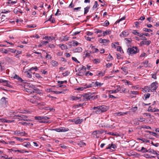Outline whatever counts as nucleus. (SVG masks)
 Masks as SVG:
<instances>
[{
	"instance_id": "obj_1",
	"label": "nucleus",
	"mask_w": 159,
	"mask_h": 159,
	"mask_svg": "<svg viewBox=\"0 0 159 159\" xmlns=\"http://www.w3.org/2000/svg\"><path fill=\"white\" fill-rule=\"evenodd\" d=\"M93 93H88L81 95V97L83 98V100L87 101L88 100H92L97 98V96H92Z\"/></svg>"
},
{
	"instance_id": "obj_2",
	"label": "nucleus",
	"mask_w": 159,
	"mask_h": 159,
	"mask_svg": "<svg viewBox=\"0 0 159 159\" xmlns=\"http://www.w3.org/2000/svg\"><path fill=\"white\" fill-rule=\"evenodd\" d=\"M92 108L94 110H96L94 112V113L96 114H99L105 112L107 110L106 107L104 105L94 107Z\"/></svg>"
},
{
	"instance_id": "obj_3",
	"label": "nucleus",
	"mask_w": 159,
	"mask_h": 159,
	"mask_svg": "<svg viewBox=\"0 0 159 159\" xmlns=\"http://www.w3.org/2000/svg\"><path fill=\"white\" fill-rule=\"evenodd\" d=\"M139 51L137 47H135L131 48H129L128 49L127 52L129 54H135L138 52Z\"/></svg>"
},
{
	"instance_id": "obj_4",
	"label": "nucleus",
	"mask_w": 159,
	"mask_h": 159,
	"mask_svg": "<svg viewBox=\"0 0 159 159\" xmlns=\"http://www.w3.org/2000/svg\"><path fill=\"white\" fill-rule=\"evenodd\" d=\"M158 84L156 81L152 83L150 85L151 92L156 90L158 87Z\"/></svg>"
},
{
	"instance_id": "obj_5",
	"label": "nucleus",
	"mask_w": 159,
	"mask_h": 159,
	"mask_svg": "<svg viewBox=\"0 0 159 159\" xmlns=\"http://www.w3.org/2000/svg\"><path fill=\"white\" fill-rule=\"evenodd\" d=\"M14 134L17 136L21 135L22 136H24L26 134V133L25 131H23L22 132H20V131L17 130L15 131Z\"/></svg>"
},
{
	"instance_id": "obj_6",
	"label": "nucleus",
	"mask_w": 159,
	"mask_h": 159,
	"mask_svg": "<svg viewBox=\"0 0 159 159\" xmlns=\"http://www.w3.org/2000/svg\"><path fill=\"white\" fill-rule=\"evenodd\" d=\"M92 86V84H90L89 85H87V84H86L84 87H79L77 88V90H81L82 91L84 89H85L86 88H91Z\"/></svg>"
},
{
	"instance_id": "obj_7",
	"label": "nucleus",
	"mask_w": 159,
	"mask_h": 159,
	"mask_svg": "<svg viewBox=\"0 0 159 159\" xmlns=\"http://www.w3.org/2000/svg\"><path fill=\"white\" fill-rule=\"evenodd\" d=\"M13 78L15 79H17L20 82L24 83L25 81L22 80V78L20 77L19 76L15 74L14 76L13 77Z\"/></svg>"
},
{
	"instance_id": "obj_8",
	"label": "nucleus",
	"mask_w": 159,
	"mask_h": 159,
	"mask_svg": "<svg viewBox=\"0 0 159 159\" xmlns=\"http://www.w3.org/2000/svg\"><path fill=\"white\" fill-rule=\"evenodd\" d=\"M129 34V33L128 31H123L122 33L120 34V36L121 37H126Z\"/></svg>"
},
{
	"instance_id": "obj_9",
	"label": "nucleus",
	"mask_w": 159,
	"mask_h": 159,
	"mask_svg": "<svg viewBox=\"0 0 159 159\" xmlns=\"http://www.w3.org/2000/svg\"><path fill=\"white\" fill-rule=\"evenodd\" d=\"M32 88L33 89V93H36L39 94L40 93V90L37 88H36L34 86H32Z\"/></svg>"
},
{
	"instance_id": "obj_10",
	"label": "nucleus",
	"mask_w": 159,
	"mask_h": 159,
	"mask_svg": "<svg viewBox=\"0 0 159 159\" xmlns=\"http://www.w3.org/2000/svg\"><path fill=\"white\" fill-rule=\"evenodd\" d=\"M99 42L100 43H105L107 44L109 42V40L106 39H102L101 38L99 39Z\"/></svg>"
},
{
	"instance_id": "obj_11",
	"label": "nucleus",
	"mask_w": 159,
	"mask_h": 159,
	"mask_svg": "<svg viewBox=\"0 0 159 159\" xmlns=\"http://www.w3.org/2000/svg\"><path fill=\"white\" fill-rule=\"evenodd\" d=\"M85 53V56L84 57L85 58L86 57H89L90 56V54L92 53V52L91 51L89 50L85 51L84 53Z\"/></svg>"
},
{
	"instance_id": "obj_12",
	"label": "nucleus",
	"mask_w": 159,
	"mask_h": 159,
	"mask_svg": "<svg viewBox=\"0 0 159 159\" xmlns=\"http://www.w3.org/2000/svg\"><path fill=\"white\" fill-rule=\"evenodd\" d=\"M86 67L84 66H82V67L81 68L80 71L79 72V75L81 76H83L84 75V74L82 72H81V71H83L84 72H85V71H86Z\"/></svg>"
},
{
	"instance_id": "obj_13",
	"label": "nucleus",
	"mask_w": 159,
	"mask_h": 159,
	"mask_svg": "<svg viewBox=\"0 0 159 159\" xmlns=\"http://www.w3.org/2000/svg\"><path fill=\"white\" fill-rule=\"evenodd\" d=\"M81 95H79V96L76 97L74 96H72L71 97V99L72 100H79L81 98Z\"/></svg>"
},
{
	"instance_id": "obj_14",
	"label": "nucleus",
	"mask_w": 159,
	"mask_h": 159,
	"mask_svg": "<svg viewBox=\"0 0 159 159\" xmlns=\"http://www.w3.org/2000/svg\"><path fill=\"white\" fill-rule=\"evenodd\" d=\"M143 90L145 92H149L150 91H151V89L150 86H146L144 87V88H143Z\"/></svg>"
},
{
	"instance_id": "obj_15",
	"label": "nucleus",
	"mask_w": 159,
	"mask_h": 159,
	"mask_svg": "<svg viewBox=\"0 0 159 159\" xmlns=\"http://www.w3.org/2000/svg\"><path fill=\"white\" fill-rule=\"evenodd\" d=\"M72 121L74 122L76 124H80L82 122L81 120L77 118L73 120Z\"/></svg>"
},
{
	"instance_id": "obj_16",
	"label": "nucleus",
	"mask_w": 159,
	"mask_h": 159,
	"mask_svg": "<svg viewBox=\"0 0 159 159\" xmlns=\"http://www.w3.org/2000/svg\"><path fill=\"white\" fill-rule=\"evenodd\" d=\"M32 86H30V88H26L25 89L26 91L28 93H33V89L31 88Z\"/></svg>"
},
{
	"instance_id": "obj_17",
	"label": "nucleus",
	"mask_w": 159,
	"mask_h": 159,
	"mask_svg": "<svg viewBox=\"0 0 159 159\" xmlns=\"http://www.w3.org/2000/svg\"><path fill=\"white\" fill-rule=\"evenodd\" d=\"M12 151L16 152H19L21 153H23L25 152H29V151H26L24 149L21 150H12Z\"/></svg>"
},
{
	"instance_id": "obj_18",
	"label": "nucleus",
	"mask_w": 159,
	"mask_h": 159,
	"mask_svg": "<svg viewBox=\"0 0 159 159\" xmlns=\"http://www.w3.org/2000/svg\"><path fill=\"white\" fill-rule=\"evenodd\" d=\"M111 33V30H107L103 32L102 35L104 36L108 34H110Z\"/></svg>"
},
{
	"instance_id": "obj_19",
	"label": "nucleus",
	"mask_w": 159,
	"mask_h": 159,
	"mask_svg": "<svg viewBox=\"0 0 159 159\" xmlns=\"http://www.w3.org/2000/svg\"><path fill=\"white\" fill-rule=\"evenodd\" d=\"M3 81L4 82H3L2 83L4 84V85H5L7 86L8 87L10 86L11 85L10 84V82H9V81L3 80Z\"/></svg>"
},
{
	"instance_id": "obj_20",
	"label": "nucleus",
	"mask_w": 159,
	"mask_h": 159,
	"mask_svg": "<svg viewBox=\"0 0 159 159\" xmlns=\"http://www.w3.org/2000/svg\"><path fill=\"white\" fill-rule=\"evenodd\" d=\"M44 39L46 40H48L49 41H52L53 40H54L55 39L54 37H51V36H46L44 37Z\"/></svg>"
},
{
	"instance_id": "obj_21",
	"label": "nucleus",
	"mask_w": 159,
	"mask_h": 159,
	"mask_svg": "<svg viewBox=\"0 0 159 159\" xmlns=\"http://www.w3.org/2000/svg\"><path fill=\"white\" fill-rule=\"evenodd\" d=\"M61 132H65L69 130L68 128H66L64 127H60Z\"/></svg>"
},
{
	"instance_id": "obj_22",
	"label": "nucleus",
	"mask_w": 159,
	"mask_h": 159,
	"mask_svg": "<svg viewBox=\"0 0 159 159\" xmlns=\"http://www.w3.org/2000/svg\"><path fill=\"white\" fill-rule=\"evenodd\" d=\"M22 145L27 148H30L31 147V145L30 142L27 143L26 144L25 143H24Z\"/></svg>"
},
{
	"instance_id": "obj_23",
	"label": "nucleus",
	"mask_w": 159,
	"mask_h": 159,
	"mask_svg": "<svg viewBox=\"0 0 159 159\" xmlns=\"http://www.w3.org/2000/svg\"><path fill=\"white\" fill-rule=\"evenodd\" d=\"M82 51V49L80 47H78V48H76L75 49H74V51L76 52H81Z\"/></svg>"
},
{
	"instance_id": "obj_24",
	"label": "nucleus",
	"mask_w": 159,
	"mask_h": 159,
	"mask_svg": "<svg viewBox=\"0 0 159 159\" xmlns=\"http://www.w3.org/2000/svg\"><path fill=\"white\" fill-rule=\"evenodd\" d=\"M51 64L54 67L57 66L58 65V63L57 61H51Z\"/></svg>"
},
{
	"instance_id": "obj_25",
	"label": "nucleus",
	"mask_w": 159,
	"mask_h": 159,
	"mask_svg": "<svg viewBox=\"0 0 159 159\" xmlns=\"http://www.w3.org/2000/svg\"><path fill=\"white\" fill-rule=\"evenodd\" d=\"M90 6H87L84 8V14H86L89 11L90 9Z\"/></svg>"
},
{
	"instance_id": "obj_26",
	"label": "nucleus",
	"mask_w": 159,
	"mask_h": 159,
	"mask_svg": "<svg viewBox=\"0 0 159 159\" xmlns=\"http://www.w3.org/2000/svg\"><path fill=\"white\" fill-rule=\"evenodd\" d=\"M139 139L142 141L143 143H148L150 142V140H148L147 139H146L144 138H142L141 139Z\"/></svg>"
},
{
	"instance_id": "obj_27",
	"label": "nucleus",
	"mask_w": 159,
	"mask_h": 159,
	"mask_svg": "<svg viewBox=\"0 0 159 159\" xmlns=\"http://www.w3.org/2000/svg\"><path fill=\"white\" fill-rule=\"evenodd\" d=\"M100 134V130H97L94 131L93 133V135H95L96 137L97 138H98V137L97 135V134Z\"/></svg>"
},
{
	"instance_id": "obj_28",
	"label": "nucleus",
	"mask_w": 159,
	"mask_h": 159,
	"mask_svg": "<svg viewBox=\"0 0 159 159\" xmlns=\"http://www.w3.org/2000/svg\"><path fill=\"white\" fill-rule=\"evenodd\" d=\"M30 72L29 71L25 72V73L26 74V75L27 77L29 78H31L32 77V75L30 73Z\"/></svg>"
},
{
	"instance_id": "obj_29",
	"label": "nucleus",
	"mask_w": 159,
	"mask_h": 159,
	"mask_svg": "<svg viewBox=\"0 0 159 159\" xmlns=\"http://www.w3.org/2000/svg\"><path fill=\"white\" fill-rule=\"evenodd\" d=\"M14 119H17L19 121L23 120L24 121H30V120L29 119H23V118H15Z\"/></svg>"
},
{
	"instance_id": "obj_30",
	"label": "nucleus",
	"mask_w": 159,
	"mask_h": 159,
	"mask_svg": "<svg viewBox=\"0 0 159 159\" xmlns=\"http://www.w3.org/2000/svg\"><path fill=\"white\" fill-rule=\"evenodd\" d=\"M117 51H119L121 53H124V52L121 47L120 46H117Z\"/></svg>"
},
{
	"instance_id": "obj_31",
	"label": "nucleus",
	"mask_w": 159,
	"mask_h": 159,
	"mask_svg": "<svg viewBox=\"0 0 159 159\" xmlns=\"http://www.w3.org/2000/svg\"><path fill=\"white\" fill-rule=\"evenodd\" d=\"M79 44L77 41L74 40L72 42L71 45L72 46L75 47L77 46Z\"/></svg>"
},
{
	"instance_id": "obj_32",
	"label": "nucleus",
	"mask_w": 159,
	"mask_h": 159,
	"mask_svg": "<svg viewBox=\"0 0 159 159\" xmlns=\"http://www.w3.org/2000/svg\"><path fill=\"white\" fill-rule=\"evenodd\" d=\"M146 151L147 152H149L152 153L154 154H155L156 153V151H154V150L149 149L148 150H146Z\"/></svg>"
},
{
	"instance_id": "obj_33",
	"label": "nucleus",
	"mask_w": 159,
	"mask_h": 159,
	"mask_svg": "<svg viewBox=\"0 0 159 159\" xmlns=\"http://www.w3.org/2000/svg\"><path fill=\"white\" fill-rule=\"evenodd\" d=\"M127 112H117L116 113V115L117 116H124L125 115L127 114Z\"/></svg>"
},
{
	"instance_id": "obj_34",
	"label": "nucleus",
	"mask_w": 159,
	"mask_h": 159,
	"mask_svg": "<svg viewBox=\"0 0 159 159\" xmlns=\"http://www.w3.org/2000/svg\"><path fill=\"white\" fill-rule=\"evenodd\" d=\"M14 138L16 139L17 140L21 142H23L26 139H23L17 137H15Z\"/></svg>"
},
{
	"instance_id": "obj_35",
	"label": "nucleus",
	"mask_w": 159,
	"mask_h": 159,
	"mask_svg": "<svg viewBox=\"0 0 159 159\" xmlns=\"http://www.w3.org/2000/svg\"><path fill=\"white\" fill-rule=\"evenodd\" d=\"M148 111H151L152 112H155V108H154L153 109H152L151 107H149L148 109Z\"/></svg>"
},
{
	"instance_id": "obj_36",
	"label": "nucleus",
	"mask_w": 159,
	"mask_h": 159,
	"mask_svg": "<svg viewBox=\"0 0 159 159\" xmlns=\"http://www.w3.org/2000/svg\"><path fill=\"white\" fill-rule=\"evenodd\" d=\"M94 64H98L100 62V60L99 59H94L93 60Z\"/></svg>"
},
{
	"instance_id": "obj_37",
	"label": "nucleus",
	"mask_w": 159,
	"mask_h": 159,
	"mask_svg": "<svg viewBox=\"0 0 159 159\" xmlns=\"http://www.w3.org/2000/svg\"><path fill=\"white\" fill-rule=\"evenodd\" d=\"M92 48L93 49L92 51L93 53L99 52V50L97 48H95L94 46H92Z\"/></svg>"
},
{
	"instance_id": "obj_38",
	"label": "nucleus",
	"mask_w": 159,
	"mask_h": 159,
	"mask_svg": "<svg viewBox=\"0 0 159 159\" xmlns=\"http://www.w3.org/2000/svg\"><path fill=\"white\" fill-rule=\"evenodd\" d=\"M0 51L2 53L6 54L8 52L7 50L3 48H1Z\"/></svg>"
},
{
	"instance_id": "obj_39",
	"label": "nucleus",
	"mask_w": 159,
	"mask_h": 159,
	"mask_svg": "<svg viewBox=\"0 0 159 159\" xmlns=\"http://www.w3.org/2000/svg\"><path fill=\"white\" fill-rule=\"evenodd\" d=\"M102 84L103 83H101L100 82H99L97 81L95 83V86L100 87Z\"/></svg>"
},
{
	"instance_id": "obj_40",
	"label": "nucleus",
	"mask_w": 159,
	"mask_h": 159,
	"mask_svg": "<svg viewBox=\"0 0 159 159\" xmlns=\"http://www.w3.org/2000/svg\"><path fill=\"white\" fill-rule=\"evenodd\" d=\"M33 70H34L35 71H36L38 70V69L37 67L36 66H35V67H32L29 70V71H30V72H31V71Z\"/></svg>"
},
{
	"instance_id": "obj_41",
	"label": "nucleus",
	"mask_w": 159,
	"mask_h": 159,
	"mask_svg": "<svg viewBox=\"0 0 159 159\" xmlns=\"http://www.w3.org/2000/svg\"><path fill=\"white\" fill-rule=\"evenodd\" d=\"M121 69L126 74L128 73L127 68L124 66L121 68Z\"/></svg>"
},
{
	"instance_id": "obj_42",
	"label": "nucleus",
	"mask_w": 159,
	"mask_h": 159,
	"mask_svg": "<svg viewBox=\"0 0 159 159\" xmlns=\"http://www.w3.org/2000/svg\"><path fill=\"white\" fill-rule=\"evenodd\" d=\"M61 45L62 46L61 48L62 50H66L68 48L67 47L66 45H65L64 44H62V45Z\"/></svg>"
},
{
	"instance_id": "obj_43",
	"label": "nucleus",
	"mask_w": 159,
	"mask_h": 159,
	"mask_svg": "<svg viewBox=\"0 0 159 159\" xmlns=\"http://www.w3.org/2000/svg\"><path fill=\"white\" fill-rule=\"evenodd\" d=\"M81 8V7H77L73 9V11H80Z\"/></svg>"
},
{
	"instance_id": "obj_44",
	"label": "nucleus",
	"mask_w": 159,
	"mask_h": 159,
	"mask_svg": "<svg viewBox=\"0 0 159 159\" xmlns=\"http://www.w3.org/2000/svg\"><path fill=\"white\" fill-rule=\"evenodd\" d=\"M143 31L146 32H150L152 31V30L150 29H148L146 28H143Z\"/></svg>"
},
{
	"instance_id": "obj_45",
	"label": "nucleus",
	"mask_w": 159,
	"mask_h": 159,
	"mask_svg": "<svg viewBox=\"0 0 159 159\" xmlns=\"http://www.w3.org/2000/svg\"><path fill=\"white\" fill-rule=\"evenodd\" d=\"M42 117L40 116H36L35 117V119L36 120H39V122L40 121H42Z\"/></svg>"
},
{
	"instance_id": "obj_46",
	"label": "nucleus",
	"mask_w": 159,
	"mask_h": 159,
	"mask_svg": "<svg viewBox=\"0 0 159 159\" xmlns=\"http://www.w3.org/2000/svg\"><path fill=\"white\" fill-rule=\"evenodd\" d=\"M57 83L59 84H63L64 83L66 84L67 83V81L66 80H65L64 81H58L57 82Z\"/></svg>"
},
{
	"instance_id": "obj_47",
	"label": "nucleus",
	"mask_w": 159,
	"mask_h": 159,
	"mask_svg": "<svg viewBox=\"0 0 159 159\" xmlns=\"http://www.w3.org/2000/svg\"><path fill=\"white\" fill-rule=\"evenodd\" d=\"M148 132L150 133H152V135L153 136L156 137L157 138H159V136L157 134L153 132H152L150 131H148Z\"/></svg>"
},
{
	"instance_id": "obj_48",
	"label": "nucleus",
	"mask_w": 159,
	"mask_h": 159,
	"mask_svg": "<svg viewBox=\"0 0 159 159\" xmlns=\"http://www.w3.org/2000/svg\"><path fill=\"white\" fill-rule=\"evenodd\" d=\"M150 96V94L149 93H147V94H145L144 95L145 99H146L148 98H149Z\"/></svg>"
},
{
	"instance_id": "obj_49",
	"label": "nucleus",
	"mask_w": 159,
	"mask_h": 159,
	"mask_svg": "<svg viewBox=\"0 0 159 159\" xmlns=\"http://www.w3.org/2000/svg\"><path fill=\"white\" fill-rule=\"evenodd\" d=\"M49 41H42L41 42V44L42 45H46V44L49 43Z\"/></svg>"
},
{
	"instance_id": "obj_50",
	"label": "nucleus",
	"mask_w": 159,
	"mask_h": 159,
	"mask_svg": "<svg viewBox=\"0 0 159 159\" xmlns=\"http://www.w3.org/2000/svg\"><path fill=\"white\" fill-rule=\"evenodd\" d=\"M17 1H11V0H8V2H7V3L8 4H14L16 3Z\"/></svg>"
},
{
	"instance_id": "obj_51",
	"label": "nucleus",
	"mask_w": 159,
	"mask_h": 159,
	"mask_svg": "<svg viewBox=\"0 0 159 159\" xmlns=\"http://www.w3.org/2000/svg\"><path fill=\"white\" fill-rule=\"evenodd\" d=\"M146 150H147L146 148H145L143 147H142L141 150L139 151L140 152H147L146 151Z\"/></svg>"
},
{
	"instance_id": "obj_52",
	"label": "nucleus",
	"mask_w": 159,
	"mask_h": 159,
	"mask_svg": "<svg viewBox=\"0 0 159 159\" xmlns=\"http://www.w3.org/2000/svg\"><path fill=\"white\" fill-rule=\"evenodd\" d=\"M69 37L67 36H66L63 38L62 39V41H68L69 40Z\"/></svg>"
},
{
	"instance_id": "obj_53",
	"label": "nucleus",
	"mask_w": 159,
	"mask_h": 159,
	"mask_svg": "<svg viewBox=\"0 0 159 159\" xmlns=\"http://www.w3.org/2000/svg\"><path fill=\"white\" fill-rule=\"evenodd\" d=\"M103 24H104V25H103V26H107L109 25V23L108 20H106L105 21V22H104Z\"/></svg>"
},
{
	"instance_id": "obj_54",
	"label": "nucleus",
	"mask_w": 159,
	"mask_h": 159,
	"mask_svg": "<svg viewBox=\"0 0 159 159\" xmlns=\"http://www.w3.org/2000/svg\"><path fill=\"white\" fill-rule=\"evenodd\" d=\"M102 32V30H99L98 29H96L95 30V33L98 34V33H101Z\"/></svg>"
},
{
	"instance_id": "obj_55",
	"label": "nucleus",
	"mask_w": 159,
	"mask_h": 159,
	"mask_svg": "<svg viewBox=\"0 0 159 159\" xmlns=\"http://www.w3.org/2000/svg\"><path fill=\"white\" fill-rule=\"evenodd\" d=\"M19 124H21L23 125H25V126H27V123L26 122H19Z\"/></svg>"
},
{
	"instance_id": "obj_56",
	"label": "nucleus",
	"mask_w": 159,
	"mask_h": 159,
	"mask_svg": "<svg viewBox=\"0 0 159 159\" xmlns=\"http://www.w3.org/2000/svg\"><path fill=\"white\" fill-rule=\"evenodd\" d=\"M10 12V11L9 10H7L5 9L2 10V11L1 12L2 13H9Z\"/></svg>"
},
{
	"instance_id": "obj_57",
	"label": "nucleus",
	"mask_w": 159,
	"mask_h": 159,
	"mask_svg": "<svg viewBox=\"0 0 159 159\" xmlns=\"http://www.w3.org/2000/svg\"><path fill=\"white\" fill-rule=\"evenodd\" d=\"M98 5V2L97 1H95L94 2V5H93V8H97Z\"/></svg>"
},
{
	"instance_id": "obj_58",
	"label": "nucleus",
	"mask_w": 159,
	"mask_h": 159,
	"mask_svg": "<svg viewBox=\"0 0 159 159\" xmlns=\"http://www.w3.org/2000/svg\"><path fill=\"white\" fill-rule=\"evenodd\" d=\"M132 33L134 35H138V34H139V32H137V30H133Z\"/></svg>"
},
{
	"instance_id": "obj_59",
	"label": "nucleus",
	"mask_w": 159,
	"mask_h": 159,
	"mask_svg": "<svg viewBox=\"0 0 159 159\" xmlns=\"http://www.w3.org/2000/svg\"><path fill=\"white\" fill-rule=\"evenodd\" d=\"M130 93L134 95H136L138 94V92L137 91H131Z\"/></svg>"
},
{
	"instance_id": "obj_60",
	"label": "nucleus",
	"mask_w": 159,
	"mask_h": 159,
	"mask_svg": "<svg viewBox=\"0 0 159 159\" xmlns=\"http://www.w3.org/2000/svg\"><path fill=\"white\" fill-rule=\"evenodd\" d=\"M151 43L150 41H144L145 44L147 45H149Z\"/></svg>"
},
{
	"instance_id": "obj_61",
	"label": "nucleus",
	"mask_w": 159,
	"mask_h": 159,
	"mask_svg": "<svg viewBox=\"0 0 159 159\" xmlns=\"http://www.w3.org/2000/svg\"><path fill=\"white\" fill-rule=\"evenodd\" d=\"M70 73V72H68V71H66L64 73H63L62 74L64 76H66L68 75H69Z\"/></svg>"
},
{
	"instance_id": "obj_62",
	"label": "nucleus",
	"mask_w": 159,
	"mask_h": 159,
	"mask_svg": "<svg viewBox=\"0 0 159 159\" xmlns=\"http://www.w3.org/2000/svg\"><path fill=\"white\" fill-rule=\"evenodd\" d=\"M157 73H155L154 74H152V78L155 79H156L157 78Z\"/></svg>"
},
{
	"instance_id": "obj_63",
	"label": "nucleus",
	"mask_w": 159,
	"mask_h": 159,
	"mask_svg": "<svg viewBox=\"0 0 159 159\" xmlns=\"http://www.w3.org/2000/svg\"><path fill=\"white\" fill-rule=\"evenodd\" d=\"M117 92V91L116 90H110L109 91V93H116Z\"/></svg>"
},
{
	"instance_id": "obj_64",
	"label": "nucleus",
	"mask_w": 159,
	"mask_h": 159,
	"mask_svg": "<svg viewBox=\"0 0 159 159\" xmlns=\"http://www.w3.org/2000/svg\"><path fill=\"white\" fill-rule=\"evenodd\" d=\"M137 107H132L131 110L133 112H135L137 109Z\"/></svg>"
}]
</instances>
